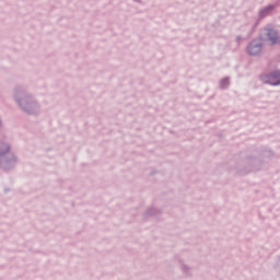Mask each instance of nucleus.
<instances>
[{
	"instance_id": "obj_2",
	"label": "nucleus",
	"mask_w": 280,
	"mask_h": 280,
	"mask_svg": "<svg viewBox=\"0 0 280 280\" xmlns=\"http://www.w3.org/2000/svg\"><path fill=\"white\" fill-rule=\"evenodd\" d=\"M269 84H272V86L280 84V71H276L270 75Z\"/></svg>"
},
{
	"instance_id": "obj_3",
	"label": "nucleus",
	"mask_w": 280,
	"mask_h": 280,
	"mask_svg": "<svg viewBox=\"0 0 280 280\" xmlns=\"http://www.w3.org/2000/svg\"><path fill=\"white\" fill-rule=\"evenodd\" d=\"M268 37H269V40H270L271 45L277 44L278 37H277V34L273 30L268 31Z\"/></svg>"
},
{
	"instance_id": "obj_5",
	"label": "nucleus",
	"mask_w": 280,
	"mask_h": 280,
	"mask_svg": "<svg viewBox=\"0 0 280 280\" xmlns=\"http://www.w3.org/2000/svg\"><path fill=\"white\" fill-rule=\"evenodd\" d=\"M4 152H0V154H3Z\"/></svg>"
},
{
	"instance_id": "obj_4",
	"label": "nucleus",
	"mask_w": 280,
	"mask_h": 280,
	"mask_svg": "<svg viewBox=\"0 0 280 280\" xmlns=\"http://www.w3.org/2000/svg\"><path fill=\"white\" fill-rule=\"evenodd\" d=\"M4 150H5V152L10 151V147L4 145Z\"/></svg>"
},
{
	"instance_id": "obj_1",
	"label": "nucleus",
	"mask_w": 280,
	"mask_h": 280,
	"mask_svg": "<svg viewBox=\"0 0 280 280\" xmlns=\"http://www.w3.org/2000/svg\"><path fill=\"white\" fill-rule=\"evenodd\" d=\"M261 52V45L260 44H256V43H252L248 46V54L250 56H257Z\"/></svg>"
}]
</instances>
